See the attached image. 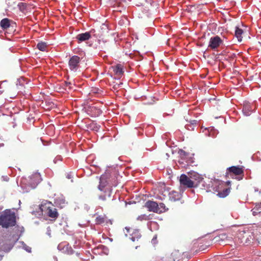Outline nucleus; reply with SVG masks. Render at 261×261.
Segmentation results:
<instances>
[{"label": "nucleus", "instance_id": "nucleus-1", "mask_svg": "<svg viewBox=\"0 0 261 261\" xmlns=\"http://www.w3.org/2000/svg\"><path fill=\"white\" fill-rule=\"evenodd\" d=\"M117 185V181L115 172L112 173L106 172L101 175L98 186V189L100 192L98 195V199L105 204L113 201L112 187L116 186Z\"/></svg>", "mask_w": 261, "mask_h": 261}, {"label": "nucleus", "instance_id": "nucleus-2", "mask_svg": "<svg viewBox=\"0 0 261 261\" xmlns=\"http://www.w3.org/2000/svg\"><path fill=\"white\" fill-rule=\"evenodd\" d=\"M16 224V216L14 212L10 210L4 211L0 215V225L3 228H9Z\"/></svg>", "mask_w": 261, "mask_h": 261}, {"label": "nucleus", "instance_id": "nucleus-3", "mask_svg": "<svg viewBox=\"0 0 261 261\" xmlns=\"http://www.w3.org/2000/svg\"><path fill=\"white\" fill-rule=\"evenodd\" d=\"M40 208L52 221H55L59 216L57 208L51 204V202L42 204L40 205Z\"/></svg>", "mask_w": 261, "mask_h": 261}, {"label": "nucleus", "instance_id": "nucleus-4", "mask_svg": "<svg viewBox=\"0 0 261 261\" xmlns=\"http://www.w3.org/2000/svg\"><path fill=\"white\" fill-rule=\"evenodd\" d=\"M244 176V167L243 166H231L226 170L225 176L227 178L241 179Z\"/></svg>", "mask_w": 261, "mask_h": 261}, {"label": "nucleus", "instance_id": "nucleus-5", "mask_svg": "<svg viewBox=\"0 0 261 261\" xmlns=\"http://www.w3.org/2000/svg\"><path fill=\"white\" fill-rule=\"evenodd\" d=\"M81 59L76 55L72 56L68 61V67L71 71L76 72L80 68Z\"/></svg>", "mask_w": 261, "mask_h": 261}, {"label": "nucleus", "instance_id": "nucleus-6", "mask_svg": "<svg viewBox=\"0 0 261 261\" xmlns=\"http://www.w3.org/2000/svg\"><path fill=\"white\" fill-rule=\"evenodd\" d=\"M223 41L218 36L212 37L209 41L208 47L211 49L215 50L223 44Z\"/></svg>", "mask_w": 261, "mask_h": 261}, {"label": "nucleus", "instance_id": "nucleus-7", "mask_svg": "<svg viewBox=\"0 0 261 261\" xmlns=\"http://www.w3.org/2000/svg\"><path fill=\"white\" fill-rule=\"evenodd\" d=\"M179 182L181 186L188 188H195L194 184L191 181L190 177L185 174H181L180 176Z\"/></svg>", "mask_w": 261, "mask_h": 261}, {"label": "nucleus", "instance_id": "nucleus-8", "mask_svg": "<svg viewBox=\"0 0 261 261\" xmlns=\"http://www.w3.org/2000/svg\"><path fill=\"white\" fill-rule=\"evenodd\" d=\"M188 174L190 179H191V181L194 184L195 188L197 187L203 180V178L195 171H190Z\"/></svg>", "mask_w": 261, "mask_h": 261}, {"label": "nucleus", "instance_id": "nucleus-9", "mask_svg": "<svg viewBox=\"0 0 261 261\" xmlns=\"http://www.w3.org/2000/svg\"><path fill=\"white\" fill-rule=\"evenodd\" d=\"M145 206L149 212L156 213H162V210H160L159 204L155 201L148 200L145 203Z\"/></svg>", "mask_w": 261, "mask_h": 261}, {"label": "nucleus", "instance_id": "nucleus-10", "mask_svg": "<svg viewBox=\"0 0 261 261\" xmlns=\"http://www.w3.org/2000/svg\"><path fill=\"white\" fill-rule=\"evenodd\" d=\"M41 180L40 174L38 172H35L30 176L29 184L31 188L34 189Z\"/></svg>", "mask_w": 261, "mask_h": 261}, {"label": "nucleus", "instance_id": "nucleus-11", "mask_svg": "<svg viewBox=\"0 0 261 261\" xmlns=\"http://www.w3.org/2000/svg\"><path fill=\"white\" fill-rule=\"evenodd\" d=\"M94 30H91L90 32L80 34L76 36V39L77 40L78 43H80L83 41L88 40L92 35L95 36L94 34Z\"/></svg>", "mask_w": 261, "mask_h": 261}, {"label": "nucleus", "instance_id": "nucleus-12", "mask_svg": "<svg viewBox=\"0 0 261 261\" xmlns=\"http://www.w3.org/2000/svg\"><path fill=\"white\" fill-rule=\"evenodd\" d=\"M249 237L250 238H249L247 235L245 234V232H243V233H240L238 236V240L240 239L239 243H242L243 245H248L251 242V237L250 236Z\"/></svg>", "mask_w": 261, "mask_h": 261}, {"label": "nucleus", "instance_id": "nucleus-13", "mask_svg": "<svg viewBox=\"0 0 261 261\" xmlns=\"http://www.w3.org/2000/svg\"><path fill=\"white\" fill-rule=\"evenodd\" d=\"M243 112L246 116H249L252 112V106L248 102L244 103Z\"/></svg>", "mask_w": 261, "mask_h": 261}, {"label": "nucleus", "instance_id": "nucleus-14", "mask_svg": "<svg viewBox=\"0 0 261 261\" xmlns=\"http://www.w3.org/2000/svg\"><path fill=\"white\" fill-rule=\"evenodd\" d=\"M169 197L171 201H176L180 200L181 194L178 192L172 191L169 193Z\"/></svg>", "mask_w": 261, "mask_h": 261}, {"label": "nucleus", "instance_id": "nucleus-15", "mask_svg": "<svg viewBox=\"0 0 261 261\" xmlns=\"http://www.w3.org/2000/svg\"><path fill=\"white\" fill-rule=\"evenodd\" d=\"M61 250L64 253L67 254H72L73 253L74 251L72 247L69 244H66L62 247V245H59V248H61Z\"/></svg>", "mask_w": 261, "mask_h": 261}, {"label": "nucleus", "instance_id": "nucleus-16", "mask_svg": "<svg viewBox=\"0 0 261 261\" xmlns=\"http://www.w3.org/2000/svg\"><path fill=\"white\" fill-rule=\"evenodd\" d=\"M141 238V233L139 230H134L130 234V239L132 241H138Z\"/></svg>", "mask_w": 261, "mask_h": 261}, {"label": "nucleus", "instance_id": "nucleus-17", "mask_svg": "<svg viewBox=\"0 0 261 261\" xmlns=\"http://www.w3.org/2000/svg\"><path fill=\"white\" fill-rule=\"evenodd\" d=\"M113 69L114 72L118 75H121L124 72L123 66L121 64H117Z\"/></svg>", "mask_w": 261, "mask_h": 261}, {"label": "nucleus", "instance_id": "nucleus-18", "mask_svg": "<svg viewBox=\"0 0 261 261\" xmlns=\"http://www.w3.org/2000/svg\"><path fill=\"white\" fill-rule=\"evenodd\" d=\"M1 27L3 30L7 29L10 27V20L8 18H4L0 22Z\"/></svg>", "mask_w": 261, "mask_h": 261}, {"label": "nucleus", "instance_id": "nucleus-19", "mask_svg": "<svg viewBox=\"0 0 261 261\" xmlns=\"http://www.w3.org/2000/svg\"><path fill=\"white\" fill-rule=\"evenodd\" d=\"M243 33V31L240 29L238 27H236L235 30V36L238 39L239 42H241L242 40V34Z\"/></svg>", "mask_w": 261, "mask_h": 261}, {"label": "nucleus", "instance_id": "nucleus-20", "mask_svg": "<svg viewBox=\"0 0 261 261\" xmlns=\"http://www.w3.org/2000/svg\"><path fill=\"white\" fill-rule=\"evenodd\" d=\"M230 191V188H226L223 189L222 191L219 192L217 195L220 198H224L229 194Z\"/></svg>", "mask_w": 261, "mask_h": 261}, {"label": "nucleus", "instance_id": "nucleus-21", "mask_svg": "<svg viewBox=\"0 0 261 261\" xmlns=\"http://www.w3.org/2000/svg\"><path fill=\"white\" fill-rule=\"evenodd\" d=\"M126 0H115V4L114 5L115 7H122L125 8L126 6Z\"/></svg>", "mask_w": 261, "mask_h": 261}, {"label": "nucleus", "instance_id": "nucleus-22", "mask_svg": "<svg viewBox=\"0 0 261 261\" xmlns=\"http://www.w3.org/2000/svg\"><path fill=\"white\" fill-rule=\"evenodd\" d=\"M37 48L41 51H45L47 48V44L45 42H39L37 45Z\"/></svg>", "mask_w": 261, "mask_h": 261}, {"label": "nucleus", "instance_id": "nucleus-23", "mask_svg": "<svg viewBox=\"0 0 261 261\" xmlns=\"http://www.w3.org/2000/svg\"><path fill=\"white\" fill-rule=\"evenodd\" d=\"M178 153L180 158L182 160H187L188 158V156L189 155V153L186 152L183 150H180L178 151Z\"/></svg>", "mask_w": 261, "mask_h": 261}, {"label": "nucleus", "instance_id": "nucleus-24", "mask_svg": "<svg viewBox=\"0 0 261 261\" xmlns=\"http://www.w3.org/2000/svg\"><path fill=\"white\" fill-rule=\"evenodd\" d=\"M105 217L104 216H98L95 219L96 224H100L105 222Z\"/></svg>", "mask_w": 261, "mask_h": 261}, {"label": "nucleus", "instance_id": "nucleus-25", "mask_svg": "<svg viewBox=\"0 0 261 261\" xmlns=\"http://www.w3.org/2000/svg\"><path fill=\"white\" fill-rule=\"evenodd\" d=\"M149 216L146 214L141 215L138 217L137 219L140 221L148 220L150 219Z\"/></svg>", "mask_w": 261, "mask_h": 261}, {"label": "nucleus", "instance_id": "nucleus-26", "mask_svg": "<svg viewBox=\"0 0 261 261\" xmlns=\"http://www.w3.org/2000/svg\"><path fill=\"white\" fill-rule=\"evenodd\" d=\"M55 203L58 205H61V207H62L65 204V200L64 199H56Z\"/></svg>", "mask_w": 261, "mask_h": 261}, {"label": "nucleus", "instance_id": "nucleus-27", "mask_svg": "<svg viewBox=\"0 0 261 261\" xmlns=\"http://www.w3.org/2000/svg\"><path fill=\"white\" fill-rule=\"evenodd\" d=\"M159 207L160 208V210H162V212H165L166 210L165 204L161 203L159 204Z\"/></svg>", "mask_w": 261, "mask_h": 261}, {"label": "nucleus", "instance_id": "nucleus-28", "mask_svg": "<svg viewBox=\"0 0 261 261\" xmlns=\"http://www.w3.org/2000/svg\"><path fill=\"white\" fill-rule=\"evenodd\" d=\"M151 243L155 245L156 244H157L158 243V241H157V235H155L153 238H152V240H151Z\"/></svg>", "mask_w": 261, "mask_h": 261}, {"label": "nucleus", "instance_id": "nucleus-29", "mask_svg": "<svg viewBox=\"0 0 261 261\" xmlns=\"http://www.w3.org/2000/svg\"><path fill=\"white\" fill-rule=\"evenodd\" d=\"M65 84L66 86H67V87L68 86L69 87V89H72V87L70 86L71 85V83L70 82H65Z\"/></svg>", "mask_w": 261, "mask_h": 261}, {"label": "nucleus", "instance_id": "nucleus-30", "mask_svg": "<svg viewBox=\"0 0 261 261\" xmlns=\"http://www.w3.org/2000/svg\"><path fill=\"white\" fill-rule=\"evenodd\" d=\"M197 121L196 120H193L191 121V123L192 124H196V123H197Z\"/></svg>", "mask_w": 261, "mask_h": 261}, {"label": "nucleus", "instance_id": "nucleus-31", "mask_svg": "<svg viewBox=\"0 0 261 261\" xmlns=\"http://www.w3.org/2000/svg\"><path fill=\"white\" fill-rule=\"evenodd\" d=\"M255 208H254L253 209V215H255V213H257V212H256L255 211Z\"/></svg>", "mask_w": 261, "mask_h": 261}, {"label": "nucleus", "instance_id": "nucleus-32", "mask_svg": "<svg viewBox=\"0 0 261 261\" xmlns=\"http://www.w3.org/2000/svg\"><path fill=\"white\" fill-rule=\"evenodd\" d=\"M101 113V111L99 109L97 110V115H99Z\"/></svg>", "mask_w": 261, "mask_h": 261}, {"label": "nucleus", "instance_id": "nucleus-33", "mask_svg": "<svg viewBox=\"0 0 261 261\" xmlns=\"http://www.w3.org/2000/svg\"><path fill=\"white\" fill-rule=\"evenodd\" d=\"M67 177L68 178V179H70L71 178V175L70 174H68L67 176Z\"/></svg>", "mask_w": 261, "mask_h": 261}, {"label": "nucleus", "instance_id": "nucleus-34", "mask_svg": "<svg viewBox=\"0 0 261 261\" xmlns=\"http://www.w3.org/2000/svg\"><path fill=\"white\" fill-rule=\"evenodd\" d=\"M230 183H231V182L230 181H227L226 182V184H227V185H229L230 184Z\"/></svg>", "mask_w": 261, "mask_h": 261}, {"label": "nucleus", "instance_id": "nucleus-35", "mask_svg": "<svg viewBox=\"0 0 261 261\" xmlns=\"http://www.w3.org/2000/svg\"><path fill=\"white\" fill-rule=\"evenodd\" d=\"M117 11H119V12H121V9H117Z\"/></svg>", "mask_w": 261, "mask_h": 261}, {"label": "nucleus", "instance_id": "nucleus-36", "mask_svg": "<svg viewBox=\"0 0 261 261\" xmlns=\"http://www.w3.org/2000/svg\"><path fill=\"white\" fill-rule=\"evenodd\" d=\"M27 251H28V252H30V251H31V248H29V250H27Z\"/></svg>", "mask_w": 261, "mask_h": 261}]
</instances>
